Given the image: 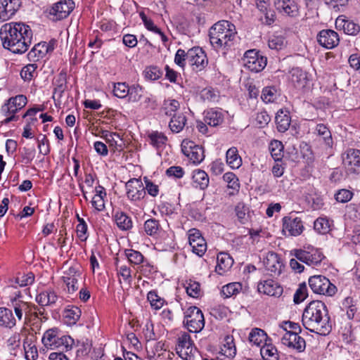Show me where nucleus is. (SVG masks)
<instances>
[{
	"mask_svg": "<svg viewBox=\"0 0 360 360\" xmlns=\"http://www.w3.org/2000/svg\"><path fill=\"white\" fill-rule=\"evenodd\" d=\"M0 39L3 46L14 53H23L31 44L32 32L23 22H9L1 26Z\"/></svg>",
	"mask_w": 360,
	"mask_h": 360,
	"instance_id": "f257e3e1",
	"label": "nucleus"
},
{
	"mask_svg": "<svg viewBox=\"0 0 360 360\" xmlns=\"http://www.w3.org/2000/svg\"><path fill=\"white\" fill-rule=\"evenodd\" d=\"M302 322L307 330L321 335H328L332 329L327 307L321 301H312L306 307Z\"/></svg>",
	"mask_w": 360,
	"mask_h": 360,
	"instance_id": "f03ea898",
	"label": "nucleus"
},
{
	"mask_svg": "<svg viewBox=\"0 0 360 360\" xmlns=\"http://www.w3.org/2000/svg\"><path fill=\"white\" fill-rule=\"evenodd\" d=\"M210 41L216 49H229L236 42L237 32L231 22L221 20L213 25L209 30Z\"/></svg>",
	"mask_w": 360,
	"mask_h": 360,
	"instance_id": "7ed1b4c3",
	"label": "nucleus"
},
{
	"mask_svg": "<svg viewBox=\"0 0 360 360\" xmlns=\"http://www.w3.org/2000/svg\"><path fill=\"white\" fill-rule=\"evenodd\" d=\"M42 343L45 347L50 349H60L68 351L71 349L74 340L68 335L59 336L57 328H51L47 330L41 339Z\"/></svg>",
	"mask_w": 360,
	"mask_h": 360,
	"instance_id": "20e7f679",
	"label": "nucleus"
},
{
	"mask_svg": "<svg viewBox=\"0 0 360 360\" xmlns=\"http://www.w3.org/2000/svg\"><path fill=\"white\" fill-rule=\"evenodd\" d=\"M290 255L308 266H317L325 257L320 250L312 246L305 247L304 249H294L290 251Z\"/></svg>",
	"mask_w": 360,
	"mask_h": 360,
	"instance_id": "39448f33",
	"label": "nucleus"
},
{
	"mask_svg": "<svg viewBox=\"0 0 360 360\" xmlns=\"http://www.w3.org/2000/svg\"><path fill=\"white\" fill-rule=\"evenodd\" d=\"M184 323L191 333H198L205 326V319L202 311L195 306L189 307L184 311Z\"/></svg>",
	"mask_w": 360,
	"mask_h": 360,
	"instance_id": "423d86ee",
	"label": "nucleus"
},
{
	"mask_svg": "<svg viewBox=\"0 0 360 360\" xmlns=\"http://www.w3.org/2000/svg\"><path fill=\"white\" fill-rule=\"evenodd\" d=\"M309 285L314 293L333 296L337 288L330 283L328 278L321 275H316L309 278Z\"/></svg>",
	"mask_w": 360,
	"mask_h": 360,
	"instance_id": "0eeeda50",
	"label": "nucleus"
},
{
	"mask_svg": "<svg viewBox=\"0 0 360 360\" xmlns=\"http://www.w3.org/2000/svg\"><path fill=\"white\" fill-rule=\"evenodd\" d=\"M244 66L255 72L262 71L266 65V58L254 49L247 51L243 58Z\"/></svg>",
	"mask_w": 360,
	"mask_h": 360,
	"instance_id": "6e6552de",
	"label": "nucleus"
},
{
	"mask_svg": "<svg viewBox=\"0 0 360 360\" xmlns=\"http://www.w3.org/2000/svg\"><path fill=\"white\" fill-rule=\"evenodd\" d=\"M176 351L178 355L184 360H193L196 348L191 340V336L186 333H182L177 340Z\"/></svg>",
	"mask_w": 360,
	"mask_h": 360,
	"instance_id": "1a4fd4ad",
	"label": "nucleus"
},
{
	"mask_svg": "<svg viewBox=\"0 0 360 360\" xmlns=\"http://www.w3.org/2000/svg\"><path fill=\"white\" fill-rule=\"evenodd\" d=\"M75 8L72 0H60L54 4L49 11V17L53 21L66 18Z\"/></svg>",
	"mask_w": 360,
	"mask_h": 360,
	"instance_id": "9d476101",
	"label": "nucleus"
},
{
	"mask_svg": "<svg viewBox=\"0 0 360 360\" xmlns=\"http://www.w3.org/2000/svg\"><path fill=\"white\" fill-rule=\"evenodd\" d=\"M181 150L194 164L200 163L205 158L203 148L192 141L184 140Z\"/></svg>",
	"mask_w": 360,
	"mask_h": 360,
	"instance_id": "9b49d317",
	"label": "nucleus"
},
{
	"mask_svg": "<svg viewBox=\"0 0 360 360\" xmlns=\"http://www.w3.org/2000/svg\"><path fill=\"white\" fill-rule=\"evenodd\" d=\"M125 188L127 198L131 201H140L146 195L144 185L139 179H129L125 184Z\"/></svg>",
	"mask_w": 360,
	"mask_h": 360,
	"instance_id": "f8f14e48",
	"label": "nucleus"
},
{
	"mask_svg": "<svg viewBox=\"0 0 360 360\" xmlns=\"http://www.w3.org/2000/svg\"><path fill=\"white\" fill-rule=\"evenodd\" d=\"M62 278L69 294L75 293L83 281L82 273L74 267H70L65 272Z\"/></svg>",
	"mask_w": 360,
	"mask_h": 360,
	"instance_id": "ddd939ff",
	"label": "nucleus"
},
{
	"mask_svg": "<svg viewBox=\"0 0 360 360\" xmlns=\"http://www.w3.org/2000/svg\"><path fill=\"white\" fill-rule=\"evenodd\" d=\"M208 60L205 51L200 47L188 49V65L193 70L200 71L207 65Z\"/></svg>",
	"mask_w": 360,
	"mask_h": 360,
	"instance_id": "4468645a",
	"label": "nucleus"
},
{
	"mask_svg": "<svg viewBox=\"0 0 360 360\" xmlns=\"http://www.w3.org/2000/svg\"><path fill=\"white\" fill-rule=\"evenodd\" d=\"M343 163L347 173L360 174V150L357 149L347 150L345 157L343 158Z\"/></svg>",
	"mask_w": 360,
	"mask_h": 360,
	"instance_id": "2eb2a0df",
	"label": "nucleus"
},
{
	"mask_svg": "<svg viewBox=\"0 0 360 360\" xmlns=\"http://www.w3.org/2000/svg\"><path fill=\"white\" fill-rule=\"evenodd\" d=\"M281 342L283 345L298 352H303L306 347L304 338L296 333H285L281 339Z\"/></svg>",
	"mask_w": 360,
	"mask_h": 360,
	"instance_id": "dca6fc26",
	"label": "nucleus"
},
{
	"mask_svg": "<svg viewBox=\"0 0 360 360\" xmlns=\"http://www.w3.org/2000/svg\"><path fill=\"white\" fill-rule=\"evenodd\" d=\"M319 44L328 49L338 46L340 39L338 33L332 30H323L317 35Z\"/></svg>",
	"mask_w": 360,
	"mask_h": 360,
	"instance_id": "f3484780",
	"label": "nucleus"
},
{
	"mask_svg": "<svg viewBox=\"0 0 360 360\" xmlns=\"http://www.w3.org/2000/svg\"><path fill=\"white\" fill-rule=\"evenodd\" d=\"M264 264L266 271L273 276H279L284 267L278 254L269 252L264 259Z\"/></svg>",
	"mask_w": 360,
	"mask_h": 360,
	"instance_id": "a211bd4d",
	"label": "nucleus"
},
{
	"mask_svg": "<svg viewBox=\"0 0 360 360\" xmlns=\"http://www.w3.org/2000/svg\"><path fill=\"white\" fill-rule=\"evenodd\" d=\"M21 5L20 0H0V21L12 17Z\"/></svg>",
	"mask_w": 360,
	"mask_h": 360,
	"instance_id": "6ab92c4d",
	"label": "nucleus"
},
{
	"mask_svg": "<svg viewBox=\"0 0 360 360\" xmlns=\"http://www.w3.org/2000/svg\"><path fill=\"white\" fill-rule=\"evenodd\" d=\"M257 290L259 292L274 297H280L283 294V288L271 279L261 281L258 283Z\"/></svg>",
	"mask_w": 360,
	"mask_h": 360,
	"instance_id": "aec40b11",
	"label": "nucleus"
},
{
	"mask_svg": "<svg viewBox=\"0 0 360 360\" xmlns=\"http://www.w3.org/2000/svg\"><path fill=\"white\" fill-rule=\"evenodd\" d=\"M283 231L285 232H288L290 236H297L302 233L304 226L302 225V222L300 218L285 217L283 219Z\"/></svg>",
	"mask_w": 360,
	"mask_h": 360,
	"instance_id": "412c9836",
	"label": "nucleus"
},
{
	"mask_svg": "<svg viewBox=\"0 0 360 360\" xmlns=\"http://www.w3.org/2000/svg\"><path fill=\"white\" fill-rule=\"evenodd\" d=\"M275 6L283 15L292 18L299 15L298 6L294 0H276Z\"/></svg>",
	"mask_w": 360,
	"mask_h": 360,
	"instance_id": "4be33fe9",
	"label": "nucleus"
},
{
	"mask_svg": "<svg viewBox=\"0 0 360 360\" xmlns=\"http://www.w3.org/2000/svg\"><path fill=\"white\" fill-rule=\"evenodd\" d=\"M10 307L13 309L19 321L22 319L23 314L27 316L32 313V308L30 304L17 297L11 300Z\"/></svg>",
	"mask_w": 360,
	"mask_h": 360,
	"instance_id": "5701e85b",
	"label": "nucleus"
},
{
	"mask_svg": "<svg viewBox=\"0 0 360 360\" xmlns=\"http://www.w3.org/2000/svg\"><path fill=\"white\" fill-rule=\"evenodd\" d=\"M16 326V319L11 309L0 307V326L12 329Z\"/></svg>",
	"mask_w": 360,
	"mask_h": 360,
	"instance_id": "b1692460",
	"label": "nucleus"
},
{
	"mask_svg": "<svg viewBox=\"0 0 360 360\" xmlns=\"http://www.w3.org/2000/svg\"><path fill=\"white\" fill-rule=\"evenodd\" d=\"M193 185L200 190L206 189L210 183L208 174L203 170L195 169L193 172Z\"/></svg>",
	"mask_w": 360,
	"mask_h": 360,
	"instance_id": "393cba45",
	"label": "nucleus"
},
{
	"mask_svg": "<svg viewBox=\"0 0 360 360\" xmlns=\"http://www.w3.org/2000/svg\"><path fill=\"white\" fill-rule=\"evenodd\" d=\"M204 121L211 127H217L224 121V115L221 110L211 108L205 112Z\"/></svg>",
	"mask_w": 360,
	"mask_h": 360,
	"instance_id": "a878e982",
	"label": "nucleus"
},
{
	"mask_svg": "<svg viewBox=\"0 0 360 360\" xmlns=\"http://www.w3.org/2000/svg\"><path fill=\"white\" fill-rule=\"evenodd\" d=\"M217 265L216 266V271L221 275L229 269L233 263V259L227 253H219L217 255Z\"/></svg>",
	"mask_w": 360,
	"mask_h": 360,
	"instance_id": "bb28decb",
	"label": "nucleus"
},
{
	"mask_svg": "<svg viewBox=\"0 0 360 360\" xmlns=\"http://www.w3.org/2000/svg\"><path fill=\"white\" fill-rule=\"evenodd\" d=\"M227 165L232 169H238L242 165V158L236 147L230 148L226 153Z\"/></svg>",
	"mask_w": 360,
	"mask_h": 360,
	"instance_id": "cd10ccee",
	"label": "nucleus"
},
{
	"mask_svg": "<svg viewBox=\"0 0 360 360\" xmlns=\"http://www.w3.org/2000/svg\"><path fill=\"white\" fill-rule=\"evenodd\" d=\"M186 121V117L183 113L174 115L169 122V127L173 133H179L184 129Z\"/></svg>",
	"mask_w": 360,
	"mask_h": 360,
	"instance_id": "c85d7f7f",
	"label": "nucleus"
},
{
	"mask_svg": "<svg viewBox=\"0 0 360 360\" xmlns=\"http://www.w3.org/2000/svg\"><path fill=\"white\" fill-rule=\"evenodd\" d=\"M290 80L297 88H303L307 84V75L301 69L292 68L290 72Z\"/></svg>",
	"mask_w": 360,
	"mask_h": 360,
	"instance_id": "c756f323",
	"label": "nucleus"
},
{
	"mask_svg": "<svg viewBox=\"0 0 360 360\" xmlns=\"http://www.w3.org/2000/svg\"><path fill=\"white\" fill-rule=\"evenodd\" d=\"M221 352L223 355L229 358L235 356L236 354V347L233 336L226 335L224 338L221 347Z\"/></svg>",
	"mask_w": 360,
	"mask_h": 360,
	"instance_id": "7c9ffc66",
	"label": "nucleus"
},
{
	"mask_svg": "<svg viewBox=\"0 0 360 360\" xmlns=\"http://www.w3.org/2000/svg\"><path fill=\"white\" fill-rule=\"evenodd\" d=\"M290 121V117L289 115L284 112L283 110H280L277 112L275 117V122L277 129L280 132H285L288 129Z\"/></svg>",
	"mask_w": 360,
	"mask_h": 360,
	"instance_id": "2f4dec72",
	"label": "nucleus"
},
{
	"mask_svg": "<svg viewBox=\"0 0 360 360\" xmlns=\"http://www.w3.org/2000/svg\"><path fill=\"white\" fill-rule=\"evenodd\" d=\"M114 219L117 226L123 231H127L132 228V221L126 213L123 212H116Z\"/></svg>",
	"mask_w": 360,
	"mask_h": 360,
	"instance_id": "473e14b6",
	"label": "nucleus"
},
{
	"mask_svg": "<svg viewBox=\"0 0 360 360\" xmlns=\"http://www.w3.org/2000/svg\"><path fill=\"white\" fill-rule=\"evenodd\" d=\"M260 354L264 360H279L277 348L272 344L265 342L260 349Z\"/></svg>",
	"mask_w": 360,
	"mask_h": 360,
	"instance_id": "72a5a7b5",
	"label": "nucleus"
},
{
	"mask_svg": "<svg viewBox=\"0 0 360 360\" xmlns=\"http://www.w3.org/2000/svg\"><path fill=\"white\" fill-rule=\"evenodd\" d=\"M82 314L81 309L76 306H71L64 311V318L68 324H75Z\"/></svg>",
	"mask_w": 360,
	"mask_h": 360,
	"instance_id": "f704fd0d",
	"label": "nucleus"
},
{
	"mask_svg": "<svg viewBox=\"0 0 360 360\" xmlns=\"http://www.w3.org/2000/svg\"><path fill=\"white\" fill-rule=\"evenodd\" d=\"M269 149L272 158L276 162L282 160L283 157V145L281 141L278 140L271 141Z\"/></svg>",
	"mask_w": 360,
	"mask_h": 360,
	"instance_id": "c9c22d12",
	"label": "nucleus"
},
{
	"mask_svg": "<svg viewBox=\"0 0 360 360\" xmlns=\"http://www.w3.org/2000/svg\"><path fill=\"white\" fill-rule=\"evenodd\" d=\"M266 338L267 335L264 330L257 328L252 329L248 337L249 341L257 346H260L262 343L266 342Z\"/></svg>",
	"mask_w": 360,
	"mask_h": 360,
	"instance_id": "e433bc0d",
	"label": "nucleus"
},
{
	"mask_svg": "<svg viewBox=\"0 0 360 360\" xmlns=\"http://www.w3.org/2000/svg\"><path fill=\"white\" fill-rule=\"evenodd\" d=\"M316 131L317 134L322 137L326 146L328 148L333 146V139L331 133L326 125L323 124H319L316 127Z\"/></svg>",
	"mask_w": 360,
	"mask_h": 360,
	"instance_id": "4c0bfd02",
	"label": "nucleus"
},
{
	"mask_svg": "<svg viewBox=\"0 0 360 360\" xmlns=\"http://www.w3.org/2000/svg\"><path fill=\"white\" fill-rule=\"evenodd\" d=\"M241 289L242 285L240 283H231L222 287L221 294L224 298H229L239 293Z\"/></svg>",
	"mask_w": 360,
	"mask_h": 360,
	"instance_id": "58836bf2",
	"label": "nucleus"
},
{
	"mask_svg": "<svg viewBox=\"0 0 360 360\" xmlns=\"http://www.w3.org/2000/svg\"><path fill=\"white\" fill-rule=\"evenodd\" d=\"M200 97L204 101L214 103L218 101L219 93L211 87L205 88L200 91Z\"/></svg>",
	"mask_w": 360,
	"mask_h": 360,
	"instance_id": "ea45409f",
	"label": "nucleus"
},
{
	"mask_svg": "<svg viewBox=\"0 0 360 360\" xmlns=\"http://www.w3.org/2000/svg\"><path fill=\"white\" fill-rule=\"evenodd\" d=\"M126 257L132 265H140L144 263V257L143 255L136 250L129 249L124 251Z\"/></svg>",
	"mask_w": 360,
	"mask_h": 360,
	"instance_id": "a19ab883",
	"label": "nucleus"
},
{
	"mask_svg": "<svg viewBox=\"0 0 360 360\" xmlns=\"http://www.w3.org/2000/svg\"><path fill=\"white\" fill-rule=\"evenodd\" d=\"M180 104L175 99H167L164 101L162 110L164 113L169 117L176 115L175 112L179 108Z\"/></svg>",
	"mask_w": 360,
	"mask_h": 360,
	"instance_id": "79ce46f5",
	"label": "nucleus"
},
{
	"mask_svg": "<svg viewBox=\"0 0 360 360\" xmlns=\"http://www.w3.org/2000/svg\"><path fill=\"white\" fill-rule=\"evenodd\" d=\"M279 95L277 89L274 86H266L262 91L261 98L266 103L275 101Z\"/></svg>",
	"mask_w": 360,
	"mask_h": 360,
	"instance_id": "37998d69",
	"label": "nucleus"
},
{
	"mask_svg": "<svg viewBox=\"0 0 360 360\" xmlns=\"http://www.w3.org/2000/svg\"><path fill=\"white\" fill-rule=\"evenodd\" d=\"M148 138L150 139V143L157 148L164 146L167 141V136L163 133L157 131L149 134Z\"/></svg>",
	"mask_w": 360,
	"mask_h": 360,
	"instance_id": "c03bdc74",
	"label": "nucleus"
},
{
	"mask_svg": "<svg viewBox=\"0 0 360 360\" xmlns=\"http://www.w3.org/2000/svg\"><path fill=\"white\" fill-rule=\"evenodd\" d=\"M160 228L159 221L155 219H148L144 223L145 232L150 236L157 235L160 231Z\"/></svg>",
	"mask_w": 360,
	"mask_h": 360,
	"instance_id": "a18cd8bd",
	"label": "nucleus"
},
{
	"mask_svg": "<svg viewBox=\"0 0 360 360\" xmlns=\"http://www.w3.org/2000/svg\"><path fill=\"white\" fill-rule=\"evenodd\" d=\"M147 299L150 302V304L155 310L161 309L164 304H165V300L160 297L158 293L155 291H150L148 293Z\"/></svg>",
	"mask_w": 360,
	"mask_h": 360,
	"instance_id": "49530a36",
	"label": "nucleus"
},
{
	"mask_svg": "<svg viewBox=\"0 0 360 360\" xmlns=\"http://www.w3.org/2000/svg\"><path fill=\"white\" fill-rule=\"evenodd\" d=\"M129 86L125 82H117L114 84L113 94L120 98H124L129 94Z\"/></svg>",
	"mask_w": 360,
	"mask_h": 360,
	"instance_id": "de8ad7c7",
	"label": "nucleus"
},
{
	"mask_svg": "<svg viewBox=\"0 0 360 360\" xmlns=\"http://www.w3.org/2000/svg\"><path fill=\"white\" fill-rule=\"evenodd\" d=\"M314 228L318 233L326 234L330 231V224L327 219L319 217L315 220Z\"/></svg>",
	"mask_w": 360,
	"mask_h": 360,
	"instance_id": "09e8293b",
	"label": "nucleus"
},
{
	"mask_svg": "<svg viewBox=\"0 0 360 360\" xmlns=\"http://www.w3.org/2000/svg\"><path fill=\"white\" fill-rule=\"evenodd\" d=\"M37 65L35 63L28 64L20 72V76L24 81L30 82L36 73Z\"/></svg>",
	"mask_w": 360,
	"mask_h": 360,
	"instance_id": "8fccbe9b",
	"label": "nucleus"
},
{
	"mask_svg": "<svg viewBox=\"0 0 360 360\" xmlns=\"http://www.w3.org/2000/svg\"><path fill=\"white\" fill-rule=\"evenodd\" d=\"M189 245L191 247L192 252L199 257L204 255L207 250V243L205 238L198 239L197 241H193V243Z\"/></svg>",
	"mask_w": 360,
	"mask_h": 360,
	"instance_id": "3c124183",
	"label": "nucleus"
},
{
	"mask_svg": "<svg viewBox=\"0 0 360 360\" xmlns=\"http://www.w3.org/2000/svg\"><path fill=\"white\" fill-rule=\"evenodd\" d=\"M285 44L286 41L283 36H273L268 41L269 47L275 50L282 49Z\"/></svg>",
	"mask_w": 360,
	"mask_h": 360,
	"instance_id": "603ef678",
	"label": "nucleus"
},
{
	"mask_svg": "<svg viewBox=\"0 0 360 360\" xmlns=\"http://www.w3.org/2000/svg\"><path fill=\"white\" fill-rule=\"evenodd\" d=\"M223 179L228 184V187L233 190L238 191L240 188L238 179L233 172H226L223 176Z\"/></svg>",
	"mask_w": 360,
	"mask_h": 360,
	"instance_id": "864d4df0",
	"label": "nucleus"
},
{
	"mask_svg": "<svg viewBox=\"0 0 360 360\" xmlns=\"http://www.w3.org/2000/svg\"><path fill=\"white\" fill-rule=\"evenodd\" d=\"M342 22V28L345 33L349 35H356L359 33L360 26L358 24L348 20H343Z\"/></svg>",
	"mask_w": 360,
	"mask_h": 360,
	"instance_id": "5fc2aeb1",
	"label": "nucleus"
},
{
	"mask_svg": "<svg viewBox=\"0 0 360 360\" xmlns=\"http://www.w3.org/2000/svg\"><path fill=\"white\" fill-rule=\"evenodd\" d=\"M187 294L192 297H198L200 295V283L190 280L186 286Z\"/></svg>",
	"mask_w": 360,
	"mask_h": 360,
	"instance_id": "6e6d98bb",
	"label": "nucleus"
},
{
	"mask_svg": "<svg viewBox=\"0 0 360 360\" xmlns=\"http://www.w3.org/2000/svg\"><path fill=\"white\" fill-rule=\"evenodd\" d=\"M105 138L110 147H112L114 150H119V148H121V144H119L118 141H122V139L117 133L106 134Z\"/></svg>",
	"mask_w": 360,
	"mask_h": 360,
	"instance_id": "4d7b16f0",
	"label": "nucleus"
},
{
	"mask_svg": "<svg viewBox=\"0 0 360 360\" xmlns=\"http://www.w3.org/2000/svg\"><path fill=\"white\" fill-rule=\"evenodd\" d=\"M174 63L183 68L186 63H188V51L186 52L184 49H178L175 54Z\"/></svg>",
	"mask_w": 360,
	"mask_h": 360,
	"instance_id": "13d9d810",
	"label": "nucleus"
},
{
	"mask_svg": "<svg viewBox=\"0 0 360 360\" xmlns=\"http://www.w3.org/2000/svg\"><path fill=\"white\" fill-rule=\"evenodd\" d=\"M143 72L146 79L153 81L159 79L162 75V71L156 66L148 67Z\"/></svg>",
	"mask_w": 360,
	"mask_h": 360,
	"instance_id": "bf43d9fd",
	"label": "nucleus"
},
{
	"mask_svg": "<svg viewBox=\"0 0 360 360\" xmlns=\"http://www.w3.org/2000/svg\"><path fill=\"white\" fill-rule=\"evenodd\" d=\"M353 196V193L347 189H340L335 195V200L341 203L349 202Z\"/></svg>",
	"mask_w": 360,
	"mask_h": 360,
	"instance_id": "052dcab7",
	"label": "nucleus"
},
{
	"mask_svg": "<svg viewBox=\"0 0 360 360\" xmlns=\"http://www.w3.org/2000/svg\"><path fill=\"white\" fill-rule=\"evenodd\" d=\"M142 87L139 84L129 86V97L133 102L139 101L142 96Z\"/></svg>",
	"mask_w": 360,
	"mask_h": 360,
	"instance_id": "680f3d73",
	"label": "nucleus"
},
{
	"mask_svg": "<svg viewBox=\"0 0 360 360\" xmlns=\"http://www.w3.org/2000/svg\"><path fill=\"white\" fill-rule=\"evenodd\" d=\"M307 297V288L305 283L300 285L294 295V302L297 304L304 301Z\"/></svg>",
	"mask_w": 360,
	"mask_h": 360,
	"instance_id": "e2e57ef3",
	"label": "nucleus"
},
{
	"mask_svg": "<svg viewBox=\"0 0 360 360\" xmlns=\"http://www.w3.org/2000/svg\"><path fill=\"white\" fill-rule=\"evenodd\" d=\"M145 182V191H147V193L153 196L156 197L159 194V186L155 184L153 181L148 179L146 176L143 178Z\"/></svg>",
	"mask_w": 360,
	"mask_h": 360,
	"instance_id": "0e129e2a",
	"label": "nucleus"
},
{
	"mask_svg": "<svg viewBox=\"0 0 360 360\" xmlns=\"http://www.w3.org/2000/svg\"><path fill=\"white\" fill-rule=\"evenodd\" d=\"M281 326L285 333H296L299 334L302 331L301 327L298 323L291 321H283Z\"/></svg>",
	"mask_w": 360,
	"mask_h": 360,
	"instance_id": "69168bd1",
	"label": "nucleus"
},
{
	"mask_svg": "<svg viewBox=\"0 0 360 360\" xmlns=\"http://www.w3.org/2000/svg\"><path fill=\"white\" fill-rule=\"evenodd\" d=\"M27 101V97L22 94L11 97L8 99V102L12 103L14 107L17 108L18 110L22 109L26 105Z\"/></svg>",
	"mask_w": 360,
	"mask_h": 360,
	"instance_id": "338daca9",
	"label": "nucleus"
},
{
	"mask_svg": "<svg viewBox=\"0 0 360 360\" xmlns=\"http://www.w3.org/2000/svg\"><path fill=\"white\" fill-rule=\"evenodd\" d=\"M7 347L10 350H15L20 347V333H15L7 340Z\"/></svg>",
	"mask_w": 360,
	"mask_h": 360,
	"instance_id": "774afa93",
	"label": "nucleus"
}]
</instances>
